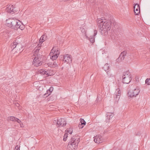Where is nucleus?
Instances as JSON below:
<instances>
[{
	"label": "nucleus",
	"instance_id": "nucleus-1",
	"mask_svg": "<svg viewBox=\"0 0 150 150\" xmlns=\"http://www.w3.org/2000/svg\"><path fill=\"white\" fill-rule=\"evenodd\" d=\"M98 27L101 30V34L105 35L111 29L112 22L109 20L99 19L97 20Z\"/></svg>",
	"mask_w": 150,
	"mask_h": 150
},
{
	"label": "nucleus",
	"instance_id": "nucleus-2",
	"mask_svg": "<svg viewBox=\"0 0 150 150\" xmlns=\"http://www.w3.org/2000/svg\"><path fill=\"white\" fill-rule=\"evenodd\" d=\"M6 23L8 27L15 30H17L19 23H21V22L17 19L8 18L6 20Z\"/></svg>",
	"mask_w": 150,
	"mask_h": 150
},
{
	"label": "nucleus",
	"instance_id": "nucleus-3",
	"mask_svg": "<svg viewBox=\"0 0 150 150\" xmlns=\"http://www.w3.org/2000/svg\"><path fill=\"white\" fill-rule=\"evenodd\" d=\"M131 77V74L129 71L124 72L122 76V82L125 84L129 83L132 80Z\"/></svg>",
	"mask_w": 150,
	"mask_h": 150
},
{
	"label": "nucleus",
	"instance_id": "nucleus-4",
	"mask_svg": "<svg viewBox=\"0 0 150 150\" xmlns=\"http://www.w3.org/2000/svg\"><path fill=\"white\" fill-rule=\"evenodd\" d=\"M80 137L78 136H74L71 138L70 141L68 143V145L71 146H74L76 147L78 146L79 143L80 141Z\"/></svg>",
	"mask_w": 150,
	"mask_h": 150
},
{
	"label": "nucleus",
	"instance_id": "nucleus-5",
	"mask_svg": "<svg viewBox=\"0 0 150 150\" xmlns=\"http://www.w3.org/2000/svg\"><path fill=\"white\" fill-rule=\"evenodd\" d=\"M59 53V50L57 48L56 49V47H53L50 54L51 59L52 60H55L58 57Z\"/></svg>",
	"mask_w": 150,
	"mask_h": 150
},
{
	"label": "nucleus",
	"instance_id": "nucleus-6",
	"mask_svg": "<svg viewBox=\"0 0 150 150\" xmlns=\"http://www.w3.org/2000/svg\"><path fill=\"white\" fill-rule=\"evenodd\" d=\"M54 123L56 124L57 127H64L66 125L67 122L64 118H60L57 120H54Z\"/></svg>",
	"mask_w": 150,
	"mask_h": 150
},
{
	"label": "nucleus",
	"instance_id": "nucleus-7",
	"mask_svg": "<svg viewBox=\"0 0 150 150\" xmlns=\"http://www.w3.org/2000/svg\"><path fill=\"white\" fill-rule=\"evenodd\" d=\"M140 90L139 88H137L132 91H129L127 94L129 97L130 98L136 97L139 93Z\"/></svg>",
	"mask_w": 150,
	"mask_h": 150
},
{
	"label": "nucleus",
	"instance_id": "nucleus-8",
	"mask_svg": "<svg viewBox=\"0 0 150 150\" xmlns=\"http://www.w3.org/2000/svg\"><path fill=\"white\" fill-rule=\"evenodd\" d=\"M127 53V51H124L120 54L119 58L116 59V61L117 62H120L123 60L125 58V57Z\"/></svg>",
	"mask_w": 150,
	"mask_h": 150
},
{
	"label": "nucleus",
	"instance_id": "nucleus-9",
	"mask_svg": "<svg viewBox=\"0 0 150 150\" xmlns=\"http://www.w3.org/2000/svg\"><path fill=\"white\" fill-rule=\"evenodd\" d=\"M38 56H36L33 60V64L35 66L38 67L42 64V62L39 59Z\"/></svg>",
	"mask_w": 150,
	"mask_h": 150
},
{
	"label": "nucleus",
	"instance_id": "nucleus-10",
	"mask_svg": "<svg viewBox=\"0 0 150 150\" xmlns=\"http://www.w3.org/2000/svg\"><path fill=\"white\" fill-rule=\"evenodd\" d=\"M63 61L67 63L70 62H71L72 61L71 56L69 54H66L64 56Z\"/></svg>",
	"mask_w": 150,
	"mask_h": 150
},
{
	"label": "nucleus",
	"instance_id": "nucleus-11",
	"mask_svg": "<svg viewBox=\"0 0 150 150\" xmlns=\"http://www.w3.org/2000/svg\"><path fill=\"white\" fill-rule=\"evenodd\" d=\"M121 91L119 88L116 89L115 93V96L114 98H115V100L118 101L120 99L121 95Z\"/></svg>",
	"mask_w": 150,
	"mask_h": 150
},
{
	"label": "nucleus",
	"instance_id": "nucleus-12",
	"mask_svg": "<svg viewBox=\"0 0 150 150\" xmlns=\"http://www.w3.org/2000/svg\"><path fill=\"white\" fill-rule=\"evenodd\" d=\"M134 12L135 15H138L140 13V7L139 5L137 4H134Z\"/></svg>",
	"mask_w": 150,
	"mask_h": 150
},
{
	"label": "nucleus",
	"instance_id": "nucleus-13",
	"mask_svg": "<svg viewBox=\"0 0 150 150\" xmlns=\"http://www.w3.org/2000/svg\"><path fill=\"white\" fill-rule=\"evenodd\" d=\"M103 138L100 135H96L95 137L94 140V141L97 143H100L103 142Z\"/></svg>",
	"mask_w": 150,
	"mask_h": 150
},
{
	"label": "nucleus",
	"instance_id": "nucleus-14",
	"mask_svg": "<svg viewBox=\"0 0 150 150\" xmlns=\"http://www.w3.org/2000/svg\"><path fill=\"white\" fill-rule=\"evenodd\" d=\"M114 114L112 113L108 112L106 114L105 121L106 122H108L113 117Z\"/></svg>",
	"mask_w": 150,
	"mask_h": 150
},
{
	"label": "nucleus",
	"instance_id": "nucleus-15",
	"mask_svg": "<svg viewBox=\"0 0 150 150\" xmlns=\"http://www.w3.org/2000/svg\"><path fill=\"white\" fill-rule=\"evenodd\" d=\"M14 8H14L13 5L9 6L8 7L6 8V11L8 13L13 14L15 13L14 11Z\"/></svg>",
	"mask_w": 150,
	"mask_h": 150
},
{
	"label": "nucleus",
	"instance_id": "nucleus-16",
	"mask_svg": "<svg viewBox=\"0 0 150 150\" xmlns=\"http://www.w3.org/2000/svg\"><path fill=\"white\" fill-rule=\"evenodd\" d=\"M21 47V46L20 44L18 43L17 42H13L11 45V47L12 50L15 48L17 49L18 50V49Z\"/></svg>",
	"mask_w": 150,
	"mask_h": 150
},
{
	"label": "nucleus",
	"instance_id": "nucleus-17",
	"mask_svg": "<svg viewBox=\"0 0 150 150\" xmlns=\"http://www.w3.org/2000/svg\"><path fill=\"white\" fill-rule=\"evenodd\" d=\"M94 35L92 36H91L89 38L90 42L92 43H93L95 42V36L96 35L97 31L96 30H94Z\"/></svg>",
	"mask_w": 150,
	"mask_h": 150
},
{
	"label": "nucleus",
	"instance_id": "nucleus-18",
	"mask_svg": "<svg viewBox=\"0 0 150 150\" xmlns=\"http://www.w3.org/2000/svg\"><path fill=\"white\" fill-rule=\"evenodd\" d=\"M46 38V36L45 35H42L39 40L40 44H38V45H40H40L42 44V43L45 40Z\"/></svg>",
	"mask_w": 150,
	"mask_h": 150
},
{
	"label": "nucleus",
	"instance_id": "nucleus-19",
	"mask_svg": "<svg viewBox=\"0 0 150 150\" xmlns=\"http://www.w3.org/2000/svg\"><path fill=\"white\" fill-rule=\"evenodd\" d=\"M104 70L107 72L109 71L110 69V67L109 64H106L103 67Z\"/></svg>",
	"mask_w": 150,
	"mask_h": 150
},
{
	"label": "nucleus",
	"instance_id": "nucleus-20",
	"mask_svg": "<svg viewBox=\"0 0 150 150\" xmlns=\"http://www.w3.org/2000/svg\"><path fill=\"white\" fill-rule=\"evenodd\" d=\"M80 122L81 123V125H79V127L80 128H82L83 127V126H81L82 125H85L86 124V121L84 120L82 118H81L80 120Z\"/></svg>",
	"mask_w": 150,
	"mask_h": 150
},
{
	"label": "nucleus",
	"instance_id": "nucleus-21",
	"mask_svg": "<svg viewBox=\"0 0 150 150\" xmlns=\"http://www.w3.org/2000/svg\"><path fill=\"white\" fill-rule=\"evenodd\" d=\"M40 46L38 47L37 49L35 50V51L34 52L33 55L35 56V57L36 56H38V52L39 51V50L40 49Z\"/></svg>",
	"mask_w": 150,
	"mask_h": 150
},
{
	"label": "nucleus",
	"instance_id": "nucleus-22",
	"mask_svg": "<svg viewBox=\"0 0 150 150\" xmlns=\"http://www.w3.org/2000/svg\"><path fill=\"white\" fill-rule=\"evenodd\" d=\"M53 87L52 86H51L50 87L48 90L47 91V93L48 96L50 94L51 92L53 91Z\"/></svg>",
	"mask_w": 150,
	"mask_h": 150
},
{
	"label": "nucleus",
	"instance_id": "nucleus-23",
	"mask_svg": "<svg viewBox=\"0 0 150 150\" xmlns=\"http://www.w3.org/2000/svg\"><path fill=\"white\" fill-rule=\"evenodd\" d=\"M72 147H71V146H70L68 145L67 147V150H75V148L76 147H74V146H72Z\"/></svg>",
	"mask_w": 150,
	"mask_h": 150
},
{
	"label": "nucleus",
	"instance_id": "nucleus-24",
	"mask_svg": "<svg viewBox=\"0 0 150 150\" xmlns=\"http://www.w3.org/2000/svg\"><path fill=\"white\" fill-rule=\"evenodd\" d=\"M19 25L18 27V29L19 28L21 30H23L25 28V26L23 25H20V23H19Z\"/></svg>",
	"mask_w": 150,
	"mask_h": 150
},
{
	"label": "nucleus",
	"instance_id": "nucleus-25",
	"mask_svg": "<svg viewBox=\"0 0 150 150\" xmlns=\"http://www.w3.org/2000/svg\"><path fill=\"white\" fill-rule=\"evenodd\" d=\"M72 130L71 128H69V129H67L66 130L65 132L67 133H69L70 134H71L72 133Z\"/></svg>",
	"mask_w": 150,
	"mask_h": 150
},
{
	"label": "nucleus",
	"instance_id": "nucleus-26",
	"mask_svg": "<svg viewBox=\"0 0 150 150\" xmlns=\"http://www.w3.org/2000/svg\"><path fill=\"white\" fill-rule=\"evenodd\" d=\"M59 64V62H58L57 60L54 62L53 63V67H57L58 65Z\"/></svg>",
	"mask_w": 150,
	"mask_h": 150
},
{
	"label": "nucleus",
	"instance_id": "nucleus-27",
	"mask_svg": "<svg viewBox=\"0 0 150 150\" xmlns=\"http://www.w3.org/2000/svg\"><path fill=\"white\" fill-rule=\"evenodd\" d=\"M145 83L148 85H150V79L147 78L145 80Z\"/></svg>",
	"mask_w": 150,
	"mask_h": 150
},
{
	"label": "nucleus",
	"instance_id": "nucleus-28",
	"mask_svg": "<svg viewBox=\"0 0 150 150\" xmlns=\"http://www.w3.org/2000/svg\"><path fill=\"white\" fill-rule=\"evenodd\" d=\"M67 137H68L67 133H65V134H64V138H63V140L64 141H66L67 139Z\"/></svg>",
	"mask_w": 150,
	"mask_h": 150
},
{
	"label": "nucleus",
	"instance_id": "nucleus-29",
	"mask_svg": "<svg viewBox=\"0 0 150 150\" xmlns=\"http://www.w3.org/2000/svg\"><path fill=\"white\" fill-rule=\"evenodd\" d=\"M45 70L44 69H42L38 71V73L42 74H44Z\"/></svg>",
	"mask_w": 150,
	"mask_h": 150
},
{
	"label": "nucleus",
	"instance_id": "nucleus-30",
	"mask_svg": "<svg viewBox=\"0 0 150 150\" xmlns=\"http://www.w3.org/2000/svg\"><path fill=\"white\" fill-rule=\"evenodd\" d=\"M15 117L14 116H11L8 118V120L12 121H14V120H15Z\"/></svg>",
	"mask_w": 150,
	"mask_h": 150
},
{
	"label": "nucleus",
	"instance_id": "nucleus-31",
	"mask_svg": "<svg viewBox=\"0 0 150 150\" xmlns=\"http://www.w3.org/2000/svg\"><path fill=\"white\" fill-rule=\"evenodd\" d=\"M48 66L50 67H53V64L52 63H49L47 64Z\"/></svg>",
	"mask_w": 150,
	"mask_h": 150
},
{
	"label": "nucleus",
	"instance_id": "nucleus-32",
	"mask_svg": "<svg viewBox=\"0 0 150 150\" xmlns=\"http://www.w3.org/2000/svg\"><path fill=\"white\" fill-rule=\"evenodd\" d=\"M15 150H20V146L17 145L15 146Z\"/></svg>",
	"mask_w": 150,
	"mask_h": 150
},
{
	"label": "nucleus",
	"instance_id": "nucleus-33",
	"mask_svg": "<svg viewBox=\"0 0 150 150\" xmlns=\"http://www.w3.org/2000/svg\"><path fill=\"white\" fill-rule=\"evenodd\" d=\"M16 120H17L16 122H17L18 123H20L21 122V121L18 118V119H16Z\"/></svg>",
	"mask_w": 150,
	"mask_h": 150
},
{
	"label": "nucleus",
	"instance_id": "nucleus-34",
	"mask_svg": "<svg viewBox=\"0 0 150 150\" xmlns=\"http://www.w3.org/2000/svg\"><path fill=\"white\" fill-rule=\"evenodd\" d=\"M19 124H20L21 127H23V124L21 122L20 123H19Z\"/></svg>",
	"mask_w": 150,
	"mask_h": 150
},
{
	"label": "nucleus",
	"instance_id": "nucleus-35",
	"mask_svg": "<svg viewBox=\"0 0 150 150\" xmlns=\"http://www.w3.org/2000/svg\"><path fill=\"white\" fill-rule=\"evenodd\" d=\"M44 74H46V75H48V73H47V71H45V70L44 72Z\"/></svg>",
	"mask_w": 150,
	"mask_h": 150
},
{
	"label": "nucleus",
	"instance_id": "nucleus-36",
	"mask_svg": "<svg viewBox=\"0 0 150 150\" xmlns=\"http://www.w3.org/2000/svg\"><path fill=\"white\" fill-rule=\"evenodd\" d=\"M99 100V97H98V95L96 99V101H98Z\"/></svg>",
	"mask_w": 150,
	"mask_h": 150
},
{
	"label": "nucleus",
	"instance_id": "nucleus-37",
	"mask_svg": "<svg viewBox=\"0 0 150 150\" xmlns=\"http://www.w3.org/2000/svg\"><path fill=\"white\" fill-rule=\"evenodd\" d=\"M136 135H139L140 134V132H138L137 134H136Z\"/></svg>",
	"mask_w": 150,
	"mask_h": 150
},
{
	"label": "nucleus",
	"instance_id": "nucleus-38",
	"mask_svg": "<svg viewBox=\"0 0 150 150\" xmlns=\"http://www.w3.org/2000/svg\"><path fill=\"white\" fill-rule=\"evenodd\" d=\"M16 106L17 107H19V104L18 103H16Z\"/></svg>",
	"mask_w": 150,
	"mask_h": 150
},
{
	"label": "nucleus",
	"instance_id": "nucleus-39",
	"mask_svg": "<svg viewBox=\"0 0 150 150\" xmlns=\"http://www.w3.org/2000/svg\"><path fill=\"white\" fill-rule=\"evenodd\" d=\"M16 119H18L17 118H16L15 117V120H14V122H16L17 120H16Z\"/></svg>",
	"mask_w": 150,
	"mask_h": 150
},
{
	"label": "nucleus",
	"instance_id": "nucleus-40",
	"mask_svg": "<svg viewBox=\"0 0 150 150\" xmlns=\"http://www.w3.org/2000/svg\"><path fill=\"white\" fill-rule=\"evenodd\" d=\"M83 32H85V30H84V29H83V30H81Z\"/></svg>",
	"mask_w": 150,
	"mask_h": 150
},
{
	"label": "nucleus",
	"instance_id": "nucleus-41",
	"mask_svg": "<svg viewBox=\"0 0 150 150\" xmlns=\"http://www.w3.org/2000/svg\"><path fill=\"white\" fill-rule=\"evenodd\" d=\"M86 38H88V37H87H87H86Z\"/></svg>",
	"mask_w": 150,
	"mask_h": 150
}]
</instances>
